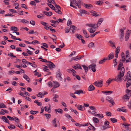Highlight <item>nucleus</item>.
I'll return each instance as SVG.
<instances>
[{
	"mask_svg": "<svg viewBox=\"0 0 131 131\" xmlns=\"http://www.w3.org/2000/svg\"><path fill=\"white\" fill-rule=\"evenodd\" d=\"M56 121V118H55L52 121L53 125L54 127H57L58 125L59 126H60V123L59 121H58L57 123Z\"/></svg>",
	"mask_w": 131,
	"mask_h": 131,
	"instance_id": "obj_5",
	"label": "nucleus"
},
{
	"mask_svg": "<svg viewBox=\"0 0 131 131\" xmlns=\"http://www.w3.org/2000/svg\"><path fill=\"white\" fill-rule=\"evenodd\" d=\"M30 24L33 26H34L35 25V22L33 20L30 21Z\"/></svg>",
	"mask_w": 131,
	"mask_h": 131,
	"instance_id": "obj_61",
	"label": "nucleus"
},
{
	"mask_svg": "<svg viewBox=\"0 0 131 131\" xmlns=\"http://www.w3.org/2000/svg\"><path fill=\"white\" fill-rule=\"evenodd\" d=\"M48 63L47 64L48 66L50 69L52 70L55 67V65L52 62L50 61H48Z\"/></svg>",
	"mask_w": 131,
	"mask_h": 131,
	"instance_id": "obj_7",
	"label": "nucleus"
},
{
	"mask_svg": "<svg viewBox=\"0 0 131 131\" xmlns=\"http://www.w3.org/2000/svg\"><path fill=\"white\" fill-rule=\"evenodd\" d=\"M39 112L38 111H34L31 110L30 111V113L34 115L36 114V113H38Z\"/></svg>",
	"mask_w": 131,
	"mask_h": 131,
	"instance_id": "obj_44",
	"label": "nucleus"
},
{
	"mask_svg": "<svg viewBox=\"0 0 131 131\" xmlns=\"http://www.w3.org/2000/svg\"><path fill=\"white\" fill-rule=\"evenodd\" d=\"M106 100L111 103L112 105H114L115 104L113 99L111 97L109 96H107L106 97Z\"/></svg>",
	"mask_w": 131,
	"mask_h": 131,
	"instance_id": "obj_9",
	"label": "nucleus"
},
{
	"mask_svg": "<svg viewBox=\"0 0 131 131\" xmlns=\"http://www.w3.org/2000/svg\"><path fill=\"white\" fill-rule=\"evenodd\" d=\"M79 60V59L78 56H77L76 57H73L71 58L70 62H71V61H72L73 60L77 61Z\"/></svg>",
	"mask_w": 131,
	"mask_h": 131,
	"instance_id": "obj_31",
	"label": "nucleus"
},
{
	"mask_svg": "<svg viewBox=\"0 0 131 131\" xmlns=\"http://www.w3.org/2000/svg\"><path fill=\"white\" fill-rule=\"evenodd\" d=\"M86 25L91 27H92V28H93L94 29H96L98 27V26L97 25H96V24H89Z\"/></svg>",
	"mask_w": 131,
	"mask_h": 131,
	"instance_id": "obj_8",
	"label": "nucleus"
},
{
	"mask_svg": "<svg viewBox=\"0 0 131 131\" xmlns=\"http://www.w3.org/2000/svg\"><path fill=\"white\" fill-rule=\"evenodd\" d=\"M23 77L28 82H29L30 78L26 74H24L23 75Z\"/></svg>",
	"mask_w": 131,
	"mask_h": 131,
	"instance_id": "obj_28",
	"label": "nucleus"
},
{
	"mask_svg": "<svg viewBox=\"0 0 131 131\" xmlns=\"http://www.w3.org/2000/svg\"><path fill=\"white\" fill-rule=\"evenodd\" d=\"M93 28H90L88 29V30L90 33H93L95 31L96 29Z\"/></svg>",
	"mask_w": 131,
	"mask_h": 131,
	"instance_id": "obj_25",
	"label": "nucleus"
},
{
	"mask_svg": "<svg viewBox=\"0 0 131 131\" xmlns=\"http://www.w3.org/2000/svg\"><path fill=\"white\" fill-rule=\"evenodd\" d=\"M131 85V80H128L127 81L126 85V87L127 88Z\"/></svg>",
	"mask_w": 131,
	"mask_h": 131,
	"instance_id": "obj_32",
	"label": "nucleus"
},
{
	"mask_svg": "<svg viewBox=\"0 0 131 131\" xmlns=\"http://www.w3.org/2000/svg\"><path fill=\"white\" fill-rule=\"evenodd\" d=\"M34 102L36 103L39 106H41V105L42 104L40 102H38V100H36L34 101Z\"/></svg>",
	"mask_w": 131,
	"mask_h": 131,
	"instance_id": "obj_45",
	"label": "nucleus"
},
{
	"mask_svg": "<svg viewBox=\"0 0 131 131\" xmlns=\"http://www.w3.org/2000/svg\"><path fill=\"white\" fill-rule=\"evenodd\" d=\"M9 10L10 12H11L12 13H17V12L16 11V10L15 9H9Z\"/></svg>",
	"mask_w": 131,
	"mask_h": 131,
	"instance_id": "obj_57",
	"label": "nucleus"
},
{
	"mask_svg": "<svg viewBox=\"0 0 131 131\" xmlns=\"http://www.w3.org/2000/svg\"><path fill=\"white\" fill-rule=\"evenodd\" d=\"M21 7L23 8H24L26 9H27L28 8L26 6V5L25 4H22L21 5Z\"/></svg>",
	"mask_w": 131,
	"mask_h": 131,
	"instance_id": "obj_53",
	"label": "nucleus"
},
{
	"mask_svg": "<svg viewBox=\"0 0 131 131\" xmlns=\"http://www.w3.org/2000/svg\"><path fill=\"white\" fill-rule=\"evenodd\" d=\"M30 4L34 6L36 5V2L35 1H31L30 3Z\"/></svg>",
	"mask_w": 131,
	"mask_h": 131,
	"instance_id": "obj_58",
	"label": "nucleus"
},
{
	"mask_svg": "<svg viewBox=\"0 0 131 131\" xmlns=\"http://www.w3.org/2000/svg\"><path fill=\"white\" fill-rule=\"evenodd\" d=\"M45 115L46 116L47 118H50L51 115L49 114H45Z\"/></svg>",
	"mask_w": 131,
	"mask_h": 131,
	"instance_id": "obj_64",
	"label": "nucleus"
},
{
	"mask_svg": "<svg viewBox=\"0 0 131 131\" xmlns=\"http://www.w3.org/2000/svg\"><path fill=\"white\" fill-rule=\"evenodd\" d=\"M106 115L107 116H111L112 114L110 112H107L106 113Z\"/></svg>",
	"mask_w": 131,
	"mask_h": 131,
	"instance_id": "obj_60",
	"label": "nucleus"
},
{
	"mask_svg": "<svg viewBox=\"0 0 131 131\" xmlns=\"http://www.w3.org/2000/svg\"><path fill=\"white\" fill-rule=\"evenodd\" d=\"M128 72L126 75V79H128V80H131V76L130 75V74Z\"/></svg>",
	"mask_w": 131,
	"mask_h": 131,
	"instance_id": "obj_46",
	"label": "nucleus"
},
{
	"mask_svg": "<svg viewBox=\"0 0 131 131\" xmlns=\"http://www.w3.org/2000/svg\"><path fill=\"white\" fill-rule=\"evenodd\" d=\"M114 79L109 78L106 81V83H108L109 85L113 81H114Z\"/></svg>",
	"mask_w": 131,
	"mask_h": 131,
	"instance_id": "obj_26",
	"label": "nucleus"
},
{
	"mask_svg": "<svg viewBox=\"0 0 131 131\" xmlns=\"http://www.w3.org/2000/svg\"><path fill=\"white\" fill-rule=\"evenodd\" d=\"M84 6L85 7L88 9H90L91 8L93 7V6L91 4H84Z\"/></svg>",
	"mask_w": 131,
	"mask_h": 131,
	"instance_id": "obj_18",
	"label": "nucleus"
},
{
	"mask_svg": "<svg viewBox=\"0 0 131 131\" xmlns=\"http://www.w3.org/2000/svg\"><path fill=\"white\" fill-rule=\"evenodd\" d=\"M55 111L56 113L58 112L60 114L62 113L63 112V110L62 109L60 108L55 109Z\"/></svg>",
	"mask_w": 131,
	"mask_h": 131,
	"instance_id": "obj_24",
	"label": "nucleus"
},
{
	"mask_svg": "<svg viewBox=\"0 0 131 131\" xmlns=\"http://www.w3.org/2000/svg\"><path fill=\"white\" fill-rule=\"evenodd\" d=\"M95 12H96L94 11H92L90 12V13H92V15H93L96 17H97L98 16H99V15L98 14L96 13H95Z\"/></svg>",
	"mask_w": 131,
	"mask_h": 131,
	"instance_id": "obj_33",
	"label": "nucleus"
},
{
	"mask_svg": "<svg viewBox=\"0 0 131 131\" xmlns=\"http://www.w3.org/2000/svg\"><path fill=\"white\" fill-rule=\"evenodd\" d=\"M111 121L113 123H115L117 122V119L114 118H111Z\"/></svg>",
	"mask_w": 131,
	"mask_h": 131,
	"instance_id": "obj_49",
	"label": "nucleus"
},
{
	"mask_svg": "<svg viewBox=\"0 0 131 131\" xmlns=\"http://www.w3.org/2000/svg\"><path fill=\"white\" fill-rule=\"evenodd\" d=\"M8 128L9 129H14L15 128V126L12 124H10L9 126H8Z\"/></svg>",
	"mask_w": 131,
	"mask_h": 131,
	"instance_id": "obj_40",
	"label": "nucleus"
},
{
	"mask_svg": "<svg viewBox=\"0 0 131 131\" xmlns=\"http://www.w3.org/2000/svg\"><path fill=\"white\" fill-rule=\"evenodd\" d=\"M107 59V58H105L104 59H103V60H100L99 61V64H102L103 63L105 62V61Z\"/></svg>",
	"mask_w": 131,
	"mask_h": 131,
	"instance_id": "obj_35",
	"label": "nucleus"
},
{
	"mask_svg": "<svg viewBox=\"0 0 131 131\" xmlns=\"http://www.w3.org/2000/svg\"><path fill=\"white\" fill-rule=\"evenodd\" d=\"M130 125L129 124H128L127 123H123V126H123V129L124 128L125 129H126V130H129L128 126Z\"/></svg>",
	"mask_w": 131,
	"mask_h": 131,
	"instance_id": "obj_13",
	"label": "nucleus"
},
{
	"mask_svg": "<svg viewBox=\"0 0 131 131\" xmlns=\"http://www.w3.org/2000/svg\"><path fill=\"white\" fill-rule=\"evenodd\" d=\"M109 122L108 121H106L104 123V124L106 126H109Z\"/></svg>",
	"mask_w": 131,
	"mask_h": 131,
	"instance_id": "obj_63",
	"label": "nucleus"
},
{
	"mask_svg": "<svg viewBox=\"0 0 131 131\" xmlns=\"http://www.w3.org/2000/svg\"><path fill=\"white\" fill-rule=\"evenodd\" d=\"M72 88L74 90H75L76 89H78L79 88L80 86L78 85H74L73 86Z\"/></svg>",
	"mask_w": 131,
	"mask_h": 131,
	"instance_id": "obj_48",
	"label": "nucleus"
},
{
	"mask_svg": "<svg viewBox=\"0 0 131 131\" xmlns=\"http://www.w3.org/2000/svg\"><path fill=\"white\" fill-rule=\"evenodd\" d=\"M6 108V106L3 103H0V108Z\"/></svg>",
	"mask_w": 131,
	"mask_h": 131,
	"instance_id": "obj_47",
	"label": "nucleus"
},
{
	"mask_svg": "<svg viewBox=\"0 0 131 131\" xmlns=\"http://www.w3.org/2000/svg\"><path fill=\"white\" fill-rule=\"evenodd\" d=\"M96 66V64L94 63H92L89 66V69L92 70L93 72H95L96 71L95 67Z\"/></svg>",
	"mask_w": 131,
	"mask_h": 131,
	"instance_id": "obj_3",
	"label": "nucleus"
},
{
	"mask_svg": "<svg viewBox=\"0 0 131 131\" xmlns=\"http://www.w3.org/2000/svg\"><path fill=\"white\" fill-rule=\"evenodd\" d=\"M111 127L110 126H103L101 128V129L102 130H104L107 128H109Z\"/></svg>",
	"mask_w": 131,
	"mask_h": 131,
	"instance_id": "obj_30",
	"label": "nucleus"
},
{
	"mask_svg": "<svg viewBox=\"0 0 131 131\" xmlns=\"http://www.w3.org/2000/svg\"><path fill=\"white\" fill-rule=\"evenodd\" d=\"M21 21L23 23H27L28 24L29 23V21H27V20H26L25 19H23L21 20Z\"/></svg>",
	"mask_w": 131,
	"mask_h": 131,
	"instance_id": "obj_55",
	"label": "nucleus"
},
{
	"mask_svg": "<svg viewBox=\"0 0 131 131\" xmlns=\"http://www.w3.org/2000/svg\"><path fill=\"white\" fill-rule=\"evenodd\" d=\"M114 57V54L113 52H111L110 54H109L108 55L107 58V59L109 60H111Z\"/></svg>",
	"mask_w": 131,
	"mask_h": 131,
	"instance_id": "obj_16",
	"label": "nucleus"
},
{
	"mask_svg": "<svg viewBox=\"0 0 131 131\" xmlns=\"http://www.w3.org/2000/svg\"><path fill=\"white\" fill-rule=\"evenodd\" d=\"M83 33L85 35V37L86 38H88L89 37V35L87 34L86 31L84 29H83Z\"/></svg>",
	"mask_w": 131,
	"mask_h": 131,
	"instance_id": "obj_34",
	"label": "nucleus"
},
{
	"mask_svg": "<svg viewBox=\"0 0 131 131\" xmlns=\"http://www.w3.org/2000/svg\"><path fill=\"white\" fill-rule=\"evenodd\" d=\"M95 88L92 84L90 85L88 88L89 91H91L94 90Z\"/></svg>",
	"mask_w": 131,
	"mask_h": 131,
	"instance_id": "obj_15",
	"label": "nucleus"
},
{
	"mask_svg": "<svg viewBox=\"0 0 131 131\" xmlns=\"http://www.w3.org/2000/svg\"><path fill=\"white\" fill-rule=\"evenodd\" d=\"M102 93H103L104 94L105 93H112L113 92V91H102Z\"/></svg>",
	"mask_w": 131,
	"mask_h": 131,
	"instance_id": "obj_50",
	"label": "nucleus"
},
{
	"mask_svg": "<svg viewBox=\"0 0 131 131\" xmlns=\"http://www.w3.org/2000/svg\"><path fill=\"white\" fill-rule=\"evenodd\" d=\"M61 74L60 70L58 69L56 73V77L60 80H62V79L61 77Z\"/></svg>",
	"mask_w": 131,
	"mask_h": 131,
	"instance_id": "obj_6",
	"label": "nucleus"
},
{
	"mask_svg": "<svg viewBox=\"0 0 131 131\" xmlns=\"http://www.w3.org/2000/svg\"><path fill=\"white\" fill-rule=\"evenodd\" d=\"M54 6H55L56 8H57V9H61V8L58 5H57L56 3L54 4Z\"/></svg>",
	"mask_w": 131,
	"mask_h": 131,
	"instance_id": "obj_56",
	"label": "nucleus"
},
{
	"mask_svg": "<svg viewBox=\"0 0 131 131\" xmlns=\"http://www.w3.org/2000/svg\"><path fill=\"white\" fill-rule=\"evenodd\" d=\"M125 92L127 93V95L129 96H131V90H130L128 89H126Z\"/></svg>",
	"mask_w": 131,
	"mask_h": 131,
	"instance_id": "obj_20",
	"label": "nucleus"
},
{
	"mask_svg": "<svg viewBox=\"0 0 131 131\" xmlns=\"http://www.w3.org/2000/svg\"><path fill=\"white\" fill-rule=\"evenodd\" d=\"M93 121L94 122L96 123L99 122V120L96 117H93Z\"/></svg>",
	"mask_w": 131,
	"mask_h": 131,
	"instance_id": "obj_41",
	"label": "nucleus"
},
{
	"mask_svg": "<svg viewBox=\"0 0 131 131\" xmlns=\"http://www.w3.org/2000/svg\"><path fill=\"white\" fill-rule=\"evenodd\" d=\"M103 20L104 19L103 18H100L99 19L98 21L97 24H96V25H97L98 26L100 25L102 22L103 21Z\"/></svg>",
	"mask_w": 131,
	"mask_h": 131,
	"instance_id": "obj_22",
	"label": "nucleus"
},
{
	"mask_svg": "<svg viewBox=\"0 0 131 131\" xmlns=\"http://www.w3.org/2000/svg\"><path fill=\"white\" fill-rule=\"evenodd\" d=\"M53 82L54 83V88L58 87L60 85L58 82L54 81H53Z\"/></svg>",
	"mask_w": 131,
	"mask_h": 131,
	"instance_id": "obj_39",
	"label": "nucleus"
},
{
	"mask_svg": "<svg viewBox=\"0 0 131 131\" xmlns=\"http://www.w3.org/2000/svg\"><path fill=\"white\" fill-rule=\"evenodd\" d=\"M94 44L93 42H91L88 45V47L90 48L94 47Z\"/></svg>",
	"mask_w": 131,
	"mask_h": 131,
	"instance_id": "obj_37",
	"label": "nucleus"
},
{
	"mask_svg": "<svg viewBox=\"0 0 131 131\" xmlns=\"http://www.w3.org/2000/svg\"><path fill=\"white\" fill-rule=\"evenodd\" d=\"M121 34L119 36V39L121 41L123 39V29L121 28L120 29Z\"/></svg>",
	"mask_w": 131,
	"mask_h": 131,
	"instance_id": "obj_17",
	"label": "nucleus"
},
{
	"mask_svg": "<svg viewBox=\"0 0 131 131\" xmlns=\"http://www.w3.org/2000/svg\"><path fill=\"white\" fill-rule=\"evenodd\" d=\"M123 52L121 53L122 59H121L119 61V64L117 68V70H122V69L123 68Z\"/></svg>",
	"mask_w": 131,
	"mask_h": 131,
	"instance_id": "obj_2",
	"label": "nucleus"
},
{
	"mask_svg": "<svg viewBox=\"0 0 131 131\" xmlns=\"http://www.w3.org/2000/svg\"><path fill=\"white\" fill-rule=\"evenodd\" d=\"M75 92L74 93V94H80L81 93L83 94V90H76L75 91Z\"/></svg>",
	"mask_w": 131,
	"mask_h": 131,
	"instance_id": "obj_23",
	"label": "nucleus"
},
{
	"mask_svg": "<svg viewBox=\"0 0 131 131\" xmlns=\"http://www.w3.org/2000/svg\"><path fill=\"white\" fill-rule=\"evenodd\" d=\"M131 30H127L125 36V40L127 41L128 39L129 36L130 35Z\"/></svg>",
	"mask_w": 131,
	"mask_h": 131,
	"instance_id": "obj_10",
	"label": "nucleus"
},
{
	"mask_svg": "<svg viewBox=\"0 0 131 131\" xmlns=\"http://www.w3.org/2000/svg\"><path fill=\"white\" fill-rule=\"evenodd\" d=\"M109 42L110 43V46L112 47L114 49L116 48V47L114 45V43L113 42L111 41H110Z\"/></svg>",
	"mask_w": 131,
	"mask_h": 131,
	"instance_id": "obj_38",
	"label": "nucleus"
},
{
	"mask_svg": "<svg viewBox=\"0 0 131 131\" xmlns=\"http://www.w3.org/2000/svg\"><path fill=\"white\" fill-rule=\"evenodd\" d=\"M43 13L45 15L47 16H50L52 15V13L51 12H47L46 11H43Z\"/></svg>",
	"mask_w": 131,
	"mask_h": 131,
	"instance_id": "obj_19",
	"label": "nucleus"
},
{
	"mask_svg": "<svg viewBox=\"0 0 131 131\" xmlns=\"http://www.w3.org/2000/svg\"><path fill=\"white\" fill-rule=\"evenodd\" d=\"M79 64H75L74 66H73L72 68L75 70H77V69H78V68H79Z\"/></svg>",
	"mask_w": 131,
	"mask_h": 131,
	"instance_id": "obj_43",
	"label": "nucleus"
},
{
	"mask_svg": "<svg viewBox=\"0 0 131 131\" xmlns=\"http://www.w3.org/2000/svg\"><path fill=\"white\" fill-rule=\"evenodd\" d=\"M77 107L78 110L82 111H83L85 108L84 106L80 105H78Z\"/></svg>",
	"mask_w": 131,
	"mask_h": 131,
	"instance_id": "obj_14",
	"label": "nucleus"
},
{
	"mask_svg": "<svg viewBox=\"0 0 131 131\" xmlns=\"http://www.w3.org/2000/svg\"><path fill=\"white\" fill-rule=\"evenodd\" d=\"M103 82L102 80H100V81H96L93 84L97 87H101L103 85Z\"/></svg>",
	"mask_w": 131,
	"mask_h": 131,
	"instance_id": "obj_4",
	"label": "nucleus"
},
{
	"mask_svg": "<svg viewBox=\"0 0 131 131\" xmlns=\"http://www.w3.org/2000/svg\"><path fill=\"white\" fill-rule=\"evenodd\" d=\"M77 27L74 25H72L71 26L70 30H72V33L74 34V33L75 30Z\"/></svg>",
	"mask_w": 131,
	"mask_h": 131,
	"instance_id": "obj_11",
	"label": "nucleus"
},
{
	"mask_svg": "<svg viewBox=\"0 0 131 131\" xmlns=\"http://www.w3.org/2000/svg\"><path fill=\"white\" fill-rule=\"evenodd\" d=\"M130 96L127 95V94H126L123 96V100L125 102L128 101L129 99Z\"/></svg>",
	"mask_w": 131,
	"mask_h": 131,
	"instance_id": "obj_12",
	"label": "nucleus"
},
{
	"mask_svg": "<svg viewBox=\"0 0 131 131\" xmlns=\"http://www.w3.org/2000/svg\"><path fill=\"white\" fill-rule=\"evenodd\" d=\"M67 71L69 73H71L72 72H75V71L72 69H67Z\"/></svg>",
	"mask_w": 131,
	"mask_h": 131,
	"instance_id": "obj_54",
	"label": "nucleus"
},
{
	"mask_svg": "<svg viewBox=\"0 0 131 131\" xmlns=\"http://www.w3.org/2000/svg\"><path fill=\"white\" fill-rule=\"evenodd\" d=\"M69 28L68 26L66 27L65 29V32L66 33H68L69 31Z\"/></svg>",
	"mask_w": 131,
	"mask_h": 131,
	"instance_id": "obj_51",
	"label": "nucleus"
},
{
	"mask_svg": "<svg viewBox=\"0 0 131 131\" xmlns=\"http://www.w3.org/2000/svg\"><path fill=\"white\" fill-rule=\"evenodd\" d=\"M76 37L79 40L81 39H80V38L83 37L82 36L80 35H77Z\"/></svg>",
	"mask_w": 131,
	"mask_h": 131,
	"instance_id": "obj_62",
	"label": "nucleus"
},
{
	"mask_svg": "<svg viewBox=\"0 0 131 131\" xmlns=\"http://www.w3.org/2000/svg\"><path fill=\"white\" fill-rule=\"evenodd\" d=\"M123 79V71H122L121 70L114 78V81H116L117 82H120L122 81Z\"/></svg>",
	"mask_w": 131,
	"mask_h": 131,
	"instance_id": "obj_1",
	"label": "nucleus"
},
{
	"mask_svg": "<svg viewBox=\"0 0 131 131\" xmlns=\"http://www.w3.org/2000/svg\"><path fill=\"white\" fill-rule=\"evenodd\" d=\"M11 30H13L14 31H18L19 29L16 27H12L10 28Z\"/></svg>",
	"mask_w": 131,
	"mask_h": 131,
	"instance_id": "obj_29",
	"label": "nucleus"
},
{
	"mask_svg": "<svg viewBox=\"0 0 131 131\" xmlns=\"http://www.w3.org/2000/svg\"><path fill=\"white\" fill-rule=\"evenodd\" d=\"M60 10V9H58L55 8L54 10H55V12L59 14H62V13Z\"/></svg>",
	"mask_w": 131,
	"mask_h": 131,
	"instance_id": "obj_42",
	"label": "nucleus"
},
{
	"mask_svg": "<svg viewBox=\"0 0 131 131\" xmlns=\"http://www.w3.org/2000/svg\"><path fill=\"white\" fill-rule=\"evenodd\" d=\"M41 24L44 26H48V24L44 21H42L41 22Z\"/></svg>",
	"mask_w": 131,
	"mask_h": 131,
	"instance_id": "obj_52",
	"label": "nucleus"
},
{
	"mask_svg": "<svg viewBox=\"0 0 131 131\" xmlns=\"http://www.w3.org/2000/svg\"><path fill=\"white\" fill-rule=\"evenodd\" d=\"M79 12L80 13V15L82 16L83 14H88V12L84 10L81 9L79 10Z\"/></svg>",
	"mask_w": 131,
	"mask_h": 131,
	"instance_id": "obj_21",
	"label": "nucleus"
},
{
	"mask_svg": "<svg viewBox=\"0 0 131 131\" xmlns=\"http://www.w3.org/2000/svg\"><path fill=\"white\" fill-rule=\"evenodd\" d=\"M2 119H4L5 120V122L6 123H8V124H10L9 123V121L7 119V118L5 116H3L2 118Z\"/></svg>",
	"mask_w": 131,
	"mask_h": 131,
	"instance_id": "obj_36",
	"label": "nucleus"
},
{
	"mask_svg": "<svg viewBox=\"0 0 131 131\" xmlns=\"http://www.w3.org/2000/svg\"><path fill=\"white\" fill-rule=\"evenodd\" d=\"M71 3L70 4H75H75L76 3H77L74 0H71Z\"/></svg>",
	"mask_w": 131,
	"mask_h": 131,
	"instance_id": "obj_59",
	"label": "nucleus"
},
{
	"mask_svg": "<svg viewBox=\"0 0 131 131\" xmlns=\"http://www.w3.org/2000/svg\"><path fill=\"white\" fill-rule=\"evenodd\" d=\"M82 66L85 70V72L86 73L88 71L89 69L88 67L84 65H82Z\"/></svg>",
	"mask_w": 131,
	"mask_h": 131,
	"instance_id": "obj_27",
	"label": "nucleus"
}]
</instances>
